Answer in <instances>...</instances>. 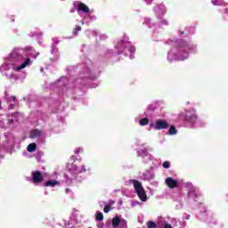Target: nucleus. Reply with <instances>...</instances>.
Wrapping results in <instances>:
<instances>
[{
  "label": "nucleus",
  "mask_w": 228,
  "mask_h": 228,
  "mask_svg": "<svg viewBox=\"0 0 228 228\" xmlns=\"http://www.w3.org/2000/svg\"><path fill=\"white\" fill-rule=\"evenodd\" d=\"M58 184H60V182L56 181V180H49L46 183H45V186L46 187H51V188H54V186H58Z\"/></svg>",
  "instance_id": "10"
},
{
  "label": "nucleus",
  "mask_w": 228,
  "mask_h": 228,
  "mask_svg": "<svg viewBox=\"0 0 228 228\" xmlns=\"http://www.w3.org/2000/svg\"><path fill=\"white\" fill-rule=\"evenodd\" d=\"M113 227L127 228V221L124 218L116 216L112 219Z\"/></svg>",
  "instance_id": "4"
},
{
  "label": "nucleus",
  "mask_w": 228,
  "mask_h": 228,
  "mask_svg": "<svg viewBox=\"0 0 228 228\" xmlns=\"http://www.w3.org/2000/svg\"><path fill=\"white\" fill-rule=\"evenodd\" d=\"M74 171L77 172V174H81L83 172H86V168L85 166H82L80 169H77V166H74Z\"/></svg>",
  "instance_id": "14"
},
{
  "label": "nucleus",
  "mask_w": 228,
  "mask_h": 228,
  "mask_svg": "<svg viewBox=\"0 0 228 228\" xmlns=\"http://www.w3.org/2000/svg\"><path fill=\"white\" fill-rule=\"evenodd\" d=\"M147 24H151V20H147Z\"/></svg>",
  "instance_id": "38"
},
{
  "label": "nucleus",
  "mask_w": 228,
  "mask_h": 228,
  "mask_svg": "<svg viewBox=\"0 0 228 228\" xmlns=\"http://www.w3.org/2000/svg\"><path fill=\"white\" fill-rule=\"evenodd\" d=\"M32 181L34 184H38V183L44 181V175L40 171L32 172Z\"/></svg>",
  "instance_id": "5"
},
{
  "label": "nucleus",
  "mask_w": 228,
  "mask_h": 228,
  "mask_svg": "<svg viewBox=\"0 0 228 228\" xmlns=\"http://www.w3.org/2000/svg\"><path fill=\"white\" fill-rule=\"evenodd\" d=\"M113 204H115V201L110 200V201H109V205H108V206H109V207H110V206H113Z\"/></svg>",
  "instance_id": "30"
},
{
  "label": "nucleus",
  "mask_w": 228,
  "mask_h": 228,
  "mask_svg": "<svg viewBox=\"0 0 228 228\" xmlns=\"http://www.w3.org/2000/svg\"><path fill=\"white\" fill-rule=\"evenodd\" d=\"M77 31H81V27H77Z\"/></svg>",
  "instance_id": "34"
},
{
  "label": "nucleus",
  "mask_w": 228,
  "mask_h": 228,
  "mask_svg": "<svg viewBox=\"0 0 228 228\" xmlns=\"http://www.w3.org/2000/svg\"><path fill=\"white\" fill-rule=\"evenodd\" d=\"M147 225H148V228H156V224L152 221L148 222Z\"/></svg>",
  "instance_id": "24"
},
{
  "label": "nucleus",
  "mask_w": 228,
  "mask_h": 228,
  "mask_svg": "<svg viewBox=\"0 0 228 228\" xmlns=\"http://www.w3.org/2000/svg\"><path fill=\"white\" fill-rule=\"evenodd\" d=\"M0 110H1V102H0Z\"/></svg>",
  "instance_id": "42"
},
{
  "label": "nucleus",
  "mask_w": 228,
  "mask_h": 228,
  "mask_svg": "<svg viewBox=\"0 0 228 228\" xmlns=\"http://www.w3.org/2000/svg\"><path fill=\"white\" fill-rule=\"evenodd\" d=\"M5 99L9 104H12V102L17 103V97L16 96H10L8 94H5Z\"/></svg>",
  "instance_id": "12"
},
{
  "label": "nucleus",
  "mask_w": 228,
  "mask_h": 228,
  "mask_svg": "<svg viewBox=\"0 0 228 228\" xmlns=\"http://www.w3.org/2000/svg\"><path fill=\"white\" fill-rule=\"evenodd\" d=\"M82 149L81 148H78L77 150H75V154H79V152H82Z\"/></svg>",
  "instance_id": "29"
},
{
  "label": "nucleus",
  "mask_w": 228,
  "mask_h": 228,
  "mask_svg": "<svg viewBox=\"0 0 228 228\" xmlns=\"http://www.w3.org/2000/svg\"><path fill=\"white\" fill-rule=\"evenodd\" d=\"M104 219V216L102 215V212H99V211H97L96 212V220H98V221H102Z\"/></svg>",
  "instance_id": "17"
},
{
  "label": "nucleus",
  "mask_w": 228,
  "mask_h": 228,
  "mask_svg": "<svg viewBox=\"0 0 228 228\" xmlns=\"http://www.w3.org/2000/svg\"><path fill=\"white\" fill-rule=\"evenodd\" d=\"M147 124H149V118H142V119L140 120V125H141V126H147Z\"/></svg>",
  "instance_id": "19"
},
{
  "label": "nucleus",
  "mask_w": 228,
  "mask_h": 228,
  "mask_svg": "<svg viewBox=\"0 0 228 228\" xmlns=\"http://www.w3.org/2000/svg\"><path fill=\"white\" fill-rule=\"evenodd\" d=\"M28 152H35L37 151V144L36 143H30L27 147Z\"/></svg>",
  "instance_id": "13"
},
{
  "label": "nucleus",
  "mask_w": 228,
  "mask_h": 228,
  "mask_svg": "<svg viewBox=\"0 0 228 228\" xmlns=\"http://www.w3.org/2000/svg\"><path fill=\"white\" fill-rule=\"evenodd\" d=\"M65 191H66V193H69V191H70V189L68 188L65 190Z\"/></svg>",
  "instance_id": "36"
},
{
  "label": "nucleus",
  "mask_w": 228,
  "mask_h": 228,
  "mask_svg": "<svg viewBox=\"0 0 228 228\" xmlns=\"http://www.w3.org/2000/svg\"><path fill=\"white\" fill-rule=\"evenodd\" d=\"M77 215H79V211L78 210H74L72 216L74 218V220H77Z\"/></svg>",
  "instance_id": "23"
},
{
  "label": "nucleus",
  "mask_w": 228,
  "mask_h": 228,
  "mask_svg": "<svg viewBox=\"0 0 228 228\" xmlns=\"http://www.w3.org/2000/svg\"><path fill=\"white\" fill-rule=\"evenodd\" d=\"M98 227H99V228H104V224H98Z\"/></svg>",
  "instance_id": "31"
},
{
  "label": "nucleus",
  "mask_w": 228,
  "mask_h": 228,
  "mask_svg": "<svg viewBox=\"0 0 228 228\" xmlns=\"http://www.w3.org/2000/svg\"><path fill=\"white\" fill-rule=\"evenodd\" d=\"M134 188L135 192L137 193L140 200L142 202L147 201V194H145V189H143V186L142 185V182L138 180L133 181Z\"/></svg>",
  "instance_id": "2"
},
{
  "label": "nucleus",
  "mask_w": 228,
  "mask_h": 228,
  "mask_svg": "<svg viewBox=\"0 0 228 228\" xmlns=\"http://www.w3.org/2000/svg\"><path fill=\"white\" fill-rule=\"evenodd\" d=\"M212 4L215 6H221V4H224L223 0H212Z\"/></svg>",
  "instance_id": "18"
},
{
  "label": "nucleus",
  "mask_w": 228,
  "mask_h": 228,
  "mask_svg": "<svg viewBox=\"0 0 228 228\" xmlns=\"http://www.w3.org/2000/svg\"><path fill=\"white\" fill-rule=\"evenodd\" d=\"M39 136H42V132L40 130H32L30 133L31 138H38Z\"/></svg>",
  "instance_id": "11"
},
{
  "label": "nucleus",
  "mask_w": 228,
  "mask_h": 228,
  "mask_svg": "<svg viewBox=\"0 0 228 228\" xmlns=\"http://www.w3.org/2000/svg\"><path fill=\"white\" fill-rule=\"evenodd\" d=\"M168 60L170 59V53H168V56H167Z\"/></svg>",
  "instance_id": "39"
},
{
  "label": "nucleus",
  "mask_w": 228,
  "mask_h": 228,
  "mask_svg": "<svg viewBox=\"0 0 228 228\" xmlns=\"http://www.w3.org/2000/svg\"><path fill=\"white\" fill-rule=\"evenodd\" d=\"M150 159H152V156H150Z\"/></svg>",
  "instance_id": "40"
},
{
  "label": "nucleus",
  "mask_w": 228,
  "mask_h": 228,
  "mask_svg": "<svg viewBox=\"0 0 228 228\" xmlns=\"http://www.w3.org/2000/svg\"><path fill=\"white\" fill-rule=\"evenodd\" d=\"M75 33V35H77V32H74Z\"/></svg>",
  "instance_id": "41"
},
{
  "label": "nucleus",
  "mask_w": 228,
  "mask_h": 228,
  "mask_svg": "<svg viewBox=\"0 0 228 228\" xmlns=\"http://www.w3.org/2000/svg\"><path fill=\"white\" fill-rule=\"evenodd\" d=\"M159 228H173L172 224H168L167 222H163L159 224Z\"/></svg>",
  "instance_id": "16"
},
{
  "label": "nucleus",
  "mask_w": 228,
  "mask_h": 228,
  "mask_svg": "<svg viewBox=\"0 0 228 228\" xmlns=\"http://www.w3.org/2000/svg\"><path fill=\"white\" fill-rule=\"evenodd\" d=\"M195 46H192L191 49H193Z\"/></svg>",
  "instance_id": "43"
},
{
  "label": "nucleus",
  "mask_w": 228,
  "mask_h": 228,
  "mask_svg": "<svg viewBox=\"0 0 228 228\" xmlns=\"http://www.w3.org/2000/svg\"><path fill=\"white\" fill-rule=\"evenodd\" d=\"M77 12H84V13H88V12H90V8H88L86 4L81 3L78 4Z\"/></svg>",
  "instance_id": "9"
},
{
  "label": "nucleus",
  "mask_w": 228,
  "mask_h": 228,
  "mask_svg": "<svg viewBox=\"0 0 228 228\" xmlns=\"http://www.w3.org/2000/svg\"><path fill=\"white\" fill-rule=\"evenodd\" d=\"M133 58H134V55L131 54L130 59L133 60Z\"/></svg>",
  "instance_id": "37"
},
{
  "label": "nucleus",
  "mask_w": 228,
  "mask_h": 228,
  "mask_svg": "<svg viewBox=\"0 0 228 228\" xmlns=\"http://www.w3.org/2000/svg\"><path fill=\"white\" fill-rule=\"evenodd\" d=\"M9 109H10V110H13V105L11 104V105L9 106Z\"/></svg>",
  "instance_id": "35"
},
{
  "label": "nucleus",
  "mask_w": 228,
  "mask_h": 228,
  "mask_svg": "<svg viewBox=\"0 0 228 228\" xmlns=\"http://www.w3.org/2000/svg\"><path fill=\"white\" fill-rule=\"evenodd\" d=\"M163 168H170V162L165 161L163 163Z\"/></svg>",
  "instance_id": "25"
},
{
  "label": "nucleus",
  "mask_w": 228,
  "mask_h": 228,
  "mask_svg": "<svg viewBox=\"0 0 228 228\" xmlns=\"http://www.w3.org/2000/svg\"><path fill=\"white\" fill-rule=\"evenodd\" d=\"M168 123L165 120H157L155 123V129H167Z\"/></svg>",
  "instance_id": "7"
},
{
  "label": "nucleus",
  "mask_w": 228,
  "mask_h": 228,
  "mask_svg": "<svg viewBox=\"0 0 228 228\" xmlns=\"http://www.w3.org/2000/svg\"><path fill=\"white\" fill-rule=\"evenodd\" d=\"M186 58H188V53H185L184 56L179 55L177 60H179L180 61H183V60H186Z\"/></svg>",
  "instance_id": "21"
},
{
  "label": "nucleus",
  "mask_w": 228,
  "mask_h": 228,
  "mask_svg": "<svg viewBox=\"0 0 228 228\" xmlns=\"http://www.w3.org/2000/svg\"><path fill=\"white\" fill-rule=\"evenodd\" d=\"M193 194L195 195V197H197V189L195 188L191 189L189 191V195H193Z\"/></svg>",
  "instance_id": "22"
},
{
  "label": "nucleus",
  "mask_w": 228,
  "mask_h": 228,
  "mask_svg": "<svg viewBox=\"0 0 228 228\" xmlns=\"http://www.w3.org/2000/svg\"><path fill=\"white\" fill-rule=\"evenodd\" d=\"M103 211L104 213H110V206L109 205L105 206L103 208Z\"/></svg>",
  "instance_id": "26"
},
{
  "label": "nucleus",
  "mask_w": 228,
  "mask_h": 228,
  "mask_svg": "<svg viewBox=\"0 0 228 228\" xmlns=\"http://www.w3.org/2000/svg\"><path fill=\"white\" fill-rule=\"evenodd\" d=\"M128 51H129V53H134V51H135L134 46H129Z\"/></svg>",
  "instance_id": "27"
},
{
  "label": "nucleus",
  "mask_w": 228,
  "mask_h": 228,
  "mask_svg": "<svg viewBox=\"0 0 228 228\" xmlns=\"http://www.w3.org/2000/svg\"><path fill=\"white\" fill-rule=\"evenodd\" d=\"M177 133V129H175V126H171L169 128L168 134H175Z\"/></svg>",
  "instance_id": "20"
},
{
  "label": "nucleus",
  "mask_w": 228,
  "mask_h": 228,
  "mask_svg": "<svg viewBox=\"0 0 228 228\" xmlns=\"http://www.w3.org/2000/svg\"><path fill=\"white\" fill-rule=\"evenodd\" d=\"M138 154L142 158H145V156H149V152H147V149H143V150L138 151Z\"/></svg>",
  "instance_id": "15"
},
{
  "label": "nucleus",
  "mask_w": 228,
  "mask_h": 228,
  "mask_svg": "<svg viewBox=\"0 0 228 228\" xmlns=\"http://www.w3.org/2000/svg\"><path fill=\"white\" fill-rule=\"evenodd\" d=\"M181 120H183V122L187 126H193L195 122H197V114H195V111L191 110H187L185 112V115H181L180 116Z\"/></svg>",
  "instance_id": "3"
},
{
  "label": "nucleus",
  "mask_w": 228,
  "mask_h": 228,
  "mask_svg": "<svg viewBox=\"0 0 228 228\" xmlns=\"http://www.w3.org/2000/svg\"><path fill=\"white\" fill-rule=\"evenodd\" d=\"M166 184L168 188H171L172 190H174V188L179 187V182H177L176 180H175L172 177H167L166 179Z\"/></svg>",
  "instance_id": "6"
},
{
  "label": "nucleus",
  "mask_w": 228,
  "mask_h": 228,
  "mask_svg": "<svg viewBox=\"0 0 228 228\" xmlns=\"http://www.w3.org/2000/svg\"><path fill=\"white\" fill-rule=\"evenodd\" d=\"M25 56L37 58L38 56V53H37L32 47L28 46L25 49L15 48L9 55V61H12V63H21L14 69L16 72L26 69L28 65H31V59L29 57L25 58Z\"/></svg>",
  "instance_id": "1"
},
{
  "label": "nucleus",
  "mask_w": 228,
  "mask_h": 228,
  "mask_svg": "<svg viewBox=\"0 0 228 228\" xmlns=\"http://www.w3.org/2000/svg\"><path fill=\"white\" fill-rule=\"evenodd\" d=\"M185 220H190V215H185Z\"/></svg>",
  "instance_id": "32"
},
{
  "label": "nucleus",
  "mask_w": 228,
  "mask_h": 228,
  "mask_svg": "<svg viewBox=\"0 0 228 228\" xmlns=\"http://www.w3.org/2000/svg\"><path fill=\"white\" fill-rule=\"evenodd\" d=\"M174 222H175L174 226L177 227V221L175 219H174Z\"/></svg>",
  "instance_id": "33"
},
{
  "label": "nucleus",
  "mask_w": 228,
  "mask_h": 228,
  "mask_svg": "<svg viewBox=\"0 0 228 228\" xmlns=\"http://www.w3.org/2000/svg\"><path fill=\"white\" fill-rule=\"evenodd\" d=\"M190 49H191L189 45H186L184 47H183V51H190Z\"/></svg>",
  "instance_id": "28"
},
{
  "label": "nucleus",
  "mask_w": 228,
  "mask_h": 228,
  "mask_svg": "<svg viewBox=\"0 0 228 228\" xmlns=\"http://www.w3.org/2000/svg\"><path fill=\"white\" fill-rule=\"evenodd\" d=\"M143 177L145 181H152L154 179V173H152V170H148L143 173Z\"/></svg>",
  "instance_id": "8"
}]
</instances>
